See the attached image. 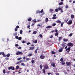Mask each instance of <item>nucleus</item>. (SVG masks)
I'll return each mask as SVG.
<instances>
[{"label": "nucleus", "instance_id": "obj_1", "mask_svg": "<svg viewBox=\"0 0 75 75\" xmlns=\"http://www.w3.org/2000/svg\"><path fill=\"white\" fill-rule=\"evenodd\" d=\"M67 47H68L67 46H66L65 47V49H66V51H67V52L69 53V51H71V47H69L67 49Z\"/></svg>", "mask_w": 75, "mask_h": 75}, {"label": "nucleus", "instance_id": "obj_2", "mask_svg": "<svg viewBox=\"0 0 75 75\" xmlns=\"http://www.w3.org/2000/svg\"><path fill=\"white\" fill-rule=\"evenodd\" d=\"M73 45L74 44L72 43L69 42L67 43V46H68V47H73Z\"/></svg>", "mask_w": 75, "mask_h": 75}, {"label": "nucleus", "instance_id": "obj_3", "mask_svg": "<svg viewBox=\"0 0 75 75\" xmlns=\"http://www.w3.org/2000/svg\"><path fill=\"white\" fill-rule=\"evenodd\" d=\"M67 23L69 25L71 24L72 23V20H69V21L68 22H67Z\"/></svg>", "mask_w": 75, "mask_h": 75}, {"label": "nucleus", "instance_id": "obj_4", "mask_svg": "<svg viewBox=\"0 0 75 75\" xmlns=\"http://www.w3.org/2000/svg\"><path fill=\"white\" fill-rule=\"evenodd\" d=\"M8 70H10V69H11L12 71H14L15 69H14V67H12V66H11L9 67L8 68Z\"/></svg>", "mask_w": 75, "mask_h": 75}, {"label": "nucleus", "instance_id": "obj_5", "mask_svg": "<svg viewBox=\"0 0 75 75\" xmlns=\"http://www.w3.org/2000/svg\"><path fill=\"white\" fill-rule=\"evenodd\" d=\"M23 52H20V51H17L16 53V55H19V54H21V55H23Z\"/></svg>", "mask_w": 75, "mask_h": 75}, {"label": "nucleus", "instance_id": "obj_6", "mask_svg": "<svg viewBox=\"0 0 75 75\" xmlns=\"http://www.w3.org/2000/svg\"><path fill=\"white\" fill-rule=\"evenodd\" d=\"M44 67V68H45L46 69H48V68H49L48 66V65L47 64H45Z\"/></svg>", "mask_w": 75, "mask_h": 75}, {"label": "nucleus", "instance_id": "obj_7", "mask_svg": "<svg viewBox=\"0 0 75 75\" xmlns=\"http://www.w3.org/2000/svg\"><path fill=\"white\" fill-rule=\"evenodd\" d=\"M66 64L67 65V66H70L71 64V63L70 62H66Z\"/></svg>", "mask_w": 75, "mask_h": 75}, {"label": "nucleus", "instance_id": "obj_8", "mask_svg": "<svg viewBox=\"0 0 75 75\" xmlns=\"http://www.w3.org/2000/svg\"><path fill=\"white\" fill-rule=\"evenodd\" d=\"M66 43H63L62 45V46L63 47V48L64 49V47H65L66 46Z\"/></svg>", "mask_w": 75, "mask_h": 75}, {"label": "nucleus", "instance_id": "obj_9", "mask_svg": "<svg viewBox=\"0 0 75 75\" xmlns=\"http://www.w3.org/2000/svg\"><path fill=\"white\" fill-rule=\"evenodd\" d=\"M40 58H41V59H44V58H45V56L43 55H40Z\"/></svg>", "mask_w": 75, "mask_h": 75}, {"label": "nucleus", "instance_id": "obj_10", "mask_svg": "<svg viewBox=\"0 0 75 75\" xmlns=\"http://www.w3.org/2000/svg\"><path fill=\"white\" fill-rule=\"evenodd\" d=\"M63 7L62 6H59L58 8V10L59 11H61V10L62 9V8H63Z\"/></svg>", "mask_w": 75, "mask_h": 75}, {"label": "nucleus", "instance_id": "obj_11", "mask_svg": "<svg viewBox=\"0 0 75 75\" xmlns=\"http://www.w3.org/2000/svg\"><path fill=\"white\" fill-rule=\"evenodd\" d=\"M51 65L53 67H55V64L54 63H52L51 64Z\"/></svg>", "mask_w": 75, "mask_h": 75}, {"label": "nucleus", "instance_id": "obj_12", "mask_svg": "<svg viewBox=\"0 0 75 75\" xmlns=\"http://www.w3.org/2000/svg\"><path fill=\"white\" fill-rule=\"evenodd\" d=\"M29 48V50H34V47H31Z\"/></svg>", "mask_w": 75, "mask_h": 75}, {"label": "nucleus", "instance_id": "obj_13", "mask_svg": "<svg viewBox=\"0 0 75 75\" xmlns=\"http://www.w3.org/2000/svg\"><path fill=\"white\" fill-rule=\"evenodd\" d=\"M63 49H64V48H62L61 49H60L59 50V52H61L62 51V50H63Z\"/></svg>", "mask_w": 75, "mask_h": 75}, {"label": "nucleus", "instance_id": "obj_14", "mask_svg": "<svg viewBox=\"0 0 75 75\" xmlns=\"http://www.w3.org/2000/svg\"><path fill=\"white\" fill-rule=\"evenodd\" d=\"M56 23H59V24H61V21L59 20H57L56 21Z\"/></svg>", "mask_w": 75, "mask_h": 75}, {"label": "nucleus", "instance_id": "obj_15", "mask_svg": "<svg viewBox=\"0 0 75 75\" xmlns=\"http://www.w3.org/2000/svg\"><path fill=\"white\" fill-rule=\"evenodd\" d=\"M63 40L64 41V42H67L68 41V40L67 39H66L65 38H64L63 39Z\"/></svg>", "mask_w": 75, "mask_h": 75}, {"label": "nucleus", "instance_id": "obj_16", "mask_svg": "<svg viewBox=\"0 0 75 75\" xmlns=\"http://www.w3.org/2000/svg\"><path fill=\"white\" fill-rule=\"evenodd\" d=\"M59 4V6H62V5H63V2H60Z\"/></svg>", "mask_w": 75, "mask_h": 75}, {"label": "nucleus", "instance_id": "obj_17", "mask_svg": "<svg viewBox=\"0 0 75 75\" xmlns=\"http://www.w3.org/2000/svg\"><path fill=\"white\" fill-rule=\"evenodd\" d=\"M64 24V22H63L62 23H61V27H63V24Z\"/></svg>", "mask_w": 75, "mask_h": 75}, {"label": "nucleus", "instance_id": "obj_18", "mask_svg": "<svg viewBox=\"0 0 75 75\" xmlns=\"http://www.w3.org/2000/svg\"><path fill=\"white\" fill-rule=\"evenodd\" d=\"M46 28H51V26H49L46 27Z\"/></svg>", "mask_w": 75, "mask_h": 75}, {"label": "nucleus", "instance_id": "obj_19", "mask_svg": "<svg viewBox=\"0 0 75 75\" xmlns=\"http://www.w3.org/2000/svg\"><path fill=\"white\" fill-rule=\"evenodd\" d=\"M42 71L43 72L44 74L45 73V69H43L42 70Z\"/></svg>", "mask_w": 75, "mask_h": 75}, {"label": "nucleus", "instance_id": "obj_20", "mask_svg": "<svg viewBox=\"0 0 75 75\" xmlns=\"http://www.w3.org/2000/svg\"><path fill=\"white\" fill-rule=\"evenodd\" d=\"M71 18H74V16L73 14H72L71 16Z\"/></svg>", "mask_w": 75, "mask_h": 75}, {"label": "nucleus", "instance_id": "obj_21", "mask_svg": "<svg viewBox=\"0 0 75 75\" xmlns=\"http://www.w3.org/2000/svg\"><path fill=\"white\" fill-rule=\"evenodd\" d=\"M51 52L52 54H56V52H55L53 51H52Z\"/></svg>", "mask_w": 75, "mask_h": 75}, {"label": "nucleus", "instance_id": "obj_22", "mask_svg": "<svg viewBox=\"0 0 75 75\" xmlns=\"http://www.w3.org/2000/svg\"><path fill=\"white\" fill-rule=\"evenodd\" d=\"M62 62V64H63V65H65V62L63 61L62 62Z\"/></svg>", "mask_w": 75, "mask_h": 75}, {"label": "nucleus", "instance_id": "obj_23", "mask_svg": "<svg viewBox=\"0 0 75 75\" xmlns=\"http://www.w3.org/2000/svg\"><path fill=\"white\" fill-rule=\"evenodd\" d=\"M16 69H19V66L18 65L16 67Z\"/></svg>", "mask_w": 75, "mask_h": 75}, {"label": "nucleus", "instance_id": "obj_24", "mask_svg": "<svg viewBox=\"0 0 75 75\" xmlns=\"http://www.w3.org/2000/svg\"><path fill=\"white\" fill-rule=\"evenodd\" d=\"M17 35V33L16 32L14 34H13V35L14 36H16V35Z\"/></svg>", "mask_w": 75, "mask_h": 75}, {"label": "nucleus", "instance_id": "obj_25", "mask_svg": "<svg viewBox=\"0 0 75 75\" xmlns=\"http://www.w3.org/2000/svg\"><path fill=\"white\" fill-rule=\"evenodd\" d=\"M58 32H56V33L55 34V36H57V35H58Z\"/></svg>", "mask_w": 75, "mask_h": 75}, {"label": "nucleus", "instance_id": "obj_26", "mask_svg": "<svg viewBox=\"0 0 75 75\" xmlns=\"http://www.w3.org/2000/svg\"><path fill=\"white\" fill-rule=\"evenodd\" d=\"M37 34V31H34L33 33V34Z\"/></svg>", "mask_w": 75, "mask_h": 75}, {"label": "nucleus", "instance_id": "obj_27", "mask_svg": "<svg viewBox=\"0 0 75 75\" xmlns=\"http://www.w3.org/2000/svg\"><path fill=\"white\" fill-rule=\"evenodd\" d=\"M10 54L8 53L6 56L7 57H10Z\"/></svg>", "mask_w": 75, "mask_h": 75}, {"label": "nucleus", "instance_id": "obj_28", "mask_svg": "<svg viewBox=\"0 0 75 75\" xmlns=\"http://www.w3.org/2000/svg\"><path fill=\"white\" fill-rule=\"evenodd\" d=\"M45 21L46 22H48V18H46Z\"/></svg>", "mask_w": 75, "mask_h": 75}, {"label": "nucleus", "instance_id": "obj_29", "mask_svg": "<svg viewBox=\"0 0 75 75\" xmlns=\"http://www.w3.org/2000/svg\"><path fill=\"white\" fill-rule=\"evenodd\" d=\"M3 73L4 74H6V70L5 69L3 70Z\"/></svg>", "mask_w": 75, "mask_h": 75}, {"label": "nucleus", "instance_id": "obj_30", "mask_svg": "<svg viewBox=\"0 0 75 75\" xmlns=\"http://www.w3.org/2000/svg\"><path fill=\"white\" fill-rule=\"evenodd\" d=\"M63 57H62L60 59V61L61 62H62L63 61Z\"/></svg>", "mask_w": 75, "mask_h": 75}, {"label": "nucleus", "instance_id": "obj_31", "mask_svg": "<svg viewBox=\"0 0 75 75\" xmlns=\"http://www.w3.org/2000/svg\"><path fill=\"white\" fill-rule=\"evenodd\" d=\"M40 67L41 69H42V65H40Z\"/></svg>", "mask_w": 75, "mask_h": 75}, {"label": "nucleus", "instance_id": "obj_32", "mask_svg": "<svg viewBox=\"0 0 75 75\" xmlns=\"http://www.w3.org/2000/svg\"><path fill=\"white\" fill-rule=\"evenodd\" d=\"M33 55V54H30L28 55V57H31V56H32Z\"/></svg>", "mask_w": 75, "mask_h": 75}, {"label": "nucleus", "instance_id": "obj_33", "mask_svg": "<svg viewBox=\"0 0 75 75\" xmlns=\"http://www.w3.org/2000/svg\"><path fill=\"white\" fill-rule=\"evenodd\" d=\"M36 14H38V13H40V11H38L36 12Z\"/></svg>", "mask_w": 75, "mask_h": 75}, {"label": "nucleus", "instance_id": "obj_34", "mask_svg": "<svg viewBox=\"0 0 75 75\" xmlns=\"http://www.w3.org/2000/svg\"><path fill=\"white\" fill-rule=\"evenodd\" d=\"M53 20H54L55 19H56L57 18L56 17H53L52 18Z\"/></svg>", "mask_w": 75, "mask_h": 75}, {"label": "nucleus", "instance_id": "obj_35", "mask_svg": "<svg viewBox=\"0 0 75 75\" xmlns=\"http://www.w3.org/2000/svg\"><path fill=\"white\" fill-rule=\"evenodd\" d=\"M18 40H21V39H22V38L21 37H20L19 38H18Z\"/></svg>", "mask_w": 75, "mask_h": 75}, {"label": "nucleus", "instance_id": "obj_36", "mask_svg": "<svg viewBox=\"0 0 75 75\" xmlns=\"http://www.w3.org/2000/svg\"><path fill=\"white\" fill-rule=\"evenodd\" d=\"M34 61H35V60H32L31 61V62H32V64H34Z\"/></svg>", "mask_w": 75, "mask_h": 75}, {"label": "nucleus", "instance_id": "obj_37", "mask_svg": "<svg viewBox=\"0 0 75 75\" xmlns=\"http://www.w3.org/2000/svg\"><path fill=\"white\" fill-rule=\"evenodd\" d=\"M31 20H32V18H29L28 19V20L29 21H31Z\"/></svg>", "mask_w": 75, "mask_h": 75}, {"label": "nucleus", "instance_id": "obj_38", "mask_svg": "<svg viewBox=\"0 0 75 75\" xmlns=\"http://www.w3.org/2000/svg\"><path fill=\"white\" fill-rule=\"evenodd\" d=\"M21 65H22V66H25V64L24 63H21Z\"/></svg>", "mask_w": 75, "mask_h": 75}, {"label": "nucleus", "instance_id": "obj_39", "mask_svg": "<svg viewBox=\"0 0 75 75\" xmlns=\"http://www.w3.org/2000/svg\"><path fill=\"white\" fill-rule=\"evenodd\" d=\"M20 33L21 34L23 33V30H21L20 31Z\"/></svg>", "mask_w": 75, "mask_h": 75}, {"label": "nucleus", "instance_id": "obj_40", "mask_svg": "<svg viewBox=\"0 0 75 75\" xmlns=\"http://www.w3.org/2000/svg\"><path fill=\"white\" fill-rule=\"evenodd\" d=\"M22 59V58H20L18 59H17V60H18V61H20V59Z\"/></svg>", "mask_w": 75, "mask_h": 75}, {"label": "nucleus", "instance_id": "obj_41", "mask_svg": "<svg viewBox=\"0 0 75 75\" xmlns=\"http://www.w3.org/2000/svg\"><path fill=\"white\" fill-rule=\"evenodd\" d=\"M33 22H34V23H36L37 21H36V20L35 19V20H33Z\"/></svg>", "mask_w": 75, "mask_h": 75}, {"label": "nucleus", "instance_id": "obj_42", "mask_svg": "<svg viewBox=\"0 0 75 75\" xmlns=\"http://www.w3.org/2000/svg\"><path fill=\"white\" fill-rule=\"evenodd\" d=\"M39 37H40V38H42V35L41 34H40L39 35Z\"/></svg>", "mask_w": 75, "mask_h": 75}, {"label": "nucleus", "instance_id": "obj_43", "mask_svg": "<svg viewBox=\"0 0 75 75\" xmlns=\"http://www.w3.org/2000/svg\"><path fill=\"white\" fill-rule=\"evenodd\" d=\"M50 11L52 13V11H53V9H51L50 10Z\"/></svg>", "mask_w": 75, "mask_h": 75}, {"label": "nucleus", "instance_id": "obj_44", "mask_svg": "<svg viewBox=\"0 0 75 75\" xmlns=\"http://www.w3.org/2000/svg\"><path fill=\"white\" fill-rule=\"evenodd\" d=\"M44 11V10H43V9H42V10L40 11V13H42V12H43V11Z\"/></svg>", "mask_w": 75, "mask_h": 75}, {"label": "nucleus", "instance_id": "obj_45", "mask_svg": "<svg viewBox=\"0 0 75 75\" xmlns=\"http://www.w3.org/2000/svg\"><path fill=\"white\" fill-rule=\"evenodd\" d=\"M15 38H16V39H18V36H15Z\"/></svg>", "mask_w": 75, "mask_h": 75}, {"label": "nucleus", "instance_id": "obj_46", "mask_svg": "<svg viewBox=\"0 0 75 75\" xmlns=\"http://www.w3.org/2000/svg\"><path fill=\"white\" fill-rule=\"evenodd\" d=\"M55 11L56 12H58V9H56L55 10Z\"/></svg>", "mask_w": 75, "mask_h": 75}, {"label": "nucleus", "instance_id": "obj_47", "mask_svg": "<svg viewBox=\"0 0 75 75\" xmlns=\"http://www.w3.org/2000/svg\"><path fill=\"white\" fill-rule=\"evenodd\" d=\"M33 42L34 43H37V40H36L35 41H33Z\"/></svg>", "mask_w": 75, "mask_h": 75}, {"label": "nucleus", "instance_id": "obj_48", "mask_svg": "<svg viewBox=\"0 0 75 75\" xmlns=\"http://www.w3.org/2000/svg\"><path fill=\"white\" fill-rule=\"evenodd\" d=\"M72 35H73V33H70L69 35V36H70V37H71Z\"/></svg>", "mask_w": 75, "mask_h": 75}, {"label": "nucleus", "instance_id": "obj_49", "mask_svg": "<svg viewBox=\"0 0 75 75\" xmlns=\"http://www.w3.org/2000/svg\"><path fill=\"white\" fill-rule=\"evenodd\" d=\"M56 23H54L53 24H52V26H55V25H56Z\"/></svg>", "mask_w": 75, "mask_h": 75}, {"label": "nucleus", "instance_id": "obj_50", "mask_svg": "<svg viewBox=\"0 0 75 75\" xmlns=\"http://www.w3.org/2000/svg\"><path fill=\"white\" fill-rule=\"evenodd\" d=\"M30 27V23H29V25L27 26V28H29Z\"/></svg>", "mask_w": 75, "mask_h": 75}, {"label": "nucleus", "instance_id": "obj_51", "mask_svg": "<svg viewBox=\"0 0 75 75\" xmlns=\"http://www.w3.org/2000/svg\"><path fill=\"white\" fill-rule=\"evenodd\" d=\"M61 39H62V37H60L59 38V40H61Z\"/></svg>", "mask_w": 75, "mask_h": 75}, {"label": "nucleus", "instance_id": "obj_52", "mask_svg": "<svg viewBox=\"0 0 75 75\" xmlns=\"http://www.w3.org/2000/svg\"><path fill=\"white\" fill-rule=\"evenodd\" d=\"M69 20V18H68L66 20H65V22H67V21H68Z\"/></svg>", "mask_w": 75, "mask_h": 75}, {"label": "nucleus", "instance_id": "obj_53", "mask_svg": "<svg viewBox=\"0 0 75 75\" xmlns=\"http://www.w3.org/2000/svg\"><path fill=\"white\" fill-rule=\"evenodd\" d=\"M30 44H31L30 42H28V43H26V44H27V45H30Z\"/></svg>", "mask_w": 75, "mask_h": 75}, {"label": "nucleus", "instance_id": "obj_54", "mask_svg": "<svg viewBox=\"0 0 75 75\" xmlns=\"http://www.w3.org/2000/svg\"><path fill=\"white\" fill-rule=\"evenodd\" d=\"M37 27H41V25L40 24H38L37 25Z\"/></svg>", "mask_w": 75, "mask_h": 75}, {"label": "nucleus", "instance_id": "obj_55", "mask_svg": "<svg viewBox=\"0 0 75 75\" xmlns=\"http://www.w3.org/2000/svg\"><path fill=\"white\" fill-rule=\"evenodd\" d=\"M50 37V38H52L53 37V35H51Z\"/></svg>", "mask_w": 75, "mask_h": 75}, {"label": "nucleus", "instance_id": "obj_56", "mask_svg": "<svg viewBox=\"0 0 75 75\" xmlns=\"http://www.w3.org/2000/svg\"><path fill=\"white\" fill-rule=\"evenodd\" d=\"M68 8V5H66L65 6V8Z\"/></svg>", "mask_w": 75, "mask_h": 75}, {"label": "nucleus", "instance_id": "obj_57", "mask_svg": "<svg viewBox=\"0 0 75 75\" xmlns=\"http://www.w3.org/2000/svg\"><path fill=\"white\" fill-rule=\"evenodd\" d=\"M5 59H6V60H8V59H9V58L8 57H6L5 58Z\"/></svg>", "mask_w": 75, "mask_h": 75}, {"label": "nucleus", "instance_id": "obj_58", "mask_svg": "<svg viewBox=\"0 0 75 75\" xmlns=\"http://www.w3.org/2000/svg\"><path fill=\"white\" fill-rule=\"evenodd\" d=\"M3 57H6V56L5 54H4V55H3Z\"/></svg>", "mask_w": 75, "mask_h": 75}, {"label": "nucleus", "instance_id": "obj_59", "mask_svg": "<svg viewBox=\"0 0 75 75\" xmlns=\"http://www.w3.org/2000/svg\"><path fill=\"white\" fill-rule=\"evenodd\" d=\"M61 13H63L64 12V11H63V10H62V9L61 10Z\"/></svg>", "mask_w": 75, "mask_h": 75}, {"label": "nucleus", "instance_id": "obj_60", "mask_svg": "<svg viewBox=\"0 0 75 75\" xmlns=\"http://www.w3.org/2000/svg\"><path fill=\"white\" fill-rule=\"evenodd\" d=\"M16 28H19V26H18V25H17V26H16Z\"/></svg>", "mask_w": 75, "mask_h": 75}, {"label": "nucleus", "instance_id": "obj_61", "mask_svg": "<svg viewBox=\"0 0 75 75\" xmlns=\"http://www.w3.org/2000/svg\"><path fill=\"white\" fill-rule=\"evenodd\" d=\"M23 62V61L22 60H21L19 62L20 63H21V62Z\"/></svg>", "mask_w": 75, "mask_h": 75}, {"label": "nucleus", "instance_id": "obj_62", "mask_svg": "<svg viewBox=\"0 0 75 75\" xmlns=\"http://www.w3.org/2000/svg\"><path fill=\"white\" fill-rule=\"evenodd\" d=\"M16 47H18V45L17 44H16L15 45Z\"/></svg>", "mask_w": 75, "mask_h": 75}, {"label": "nucleus", "instance_id": "obj_63", "mask_svg": "<svg viewBox=\"0 0 75 75\" xmlns=\"http://www.w3.org/2000/svg\"><path fill=\"white\" fill-rule=\"evenodd\" d=\"M15 31H17V28H15Z\"/></svg>", "mask_w": 75, "mask_h": 75}, {"label": "nucleus", "instance_id": "obj_64", "mask_svg": "<svg viewBox=\"0 0 75 75\" xmlns=\"http://www.w3.org/2000/svg\"><path fill=\"white\" fill-rule=\"evenodd\" d=\"M22 42V43H25V41L23 40V41Z\"/></svg>", "mask_w": 75, "mask_h": 75}]
</instances>
